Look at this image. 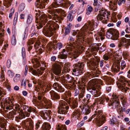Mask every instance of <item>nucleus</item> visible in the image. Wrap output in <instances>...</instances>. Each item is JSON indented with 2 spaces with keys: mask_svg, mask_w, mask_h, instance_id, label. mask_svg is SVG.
<instances>
[{
  "mask_svg": "<svg viewBox=\"0 0 130 130\" xmlns=\"http://www.w3.org/2000/svg\"><path fill=\"white\" fill-rule=\"evenodd\" d=\"M6 103H2V105H4V108L7 109L9 110L13 108L14 109L15 108L18 111L15 110H13L9 112L8 115L9 118H15V120L17 121L18 120L24 118L25 115L27 117H29L30 115V112L32 111H35V109L32 108H28L26 105H20L18 104H16L15 105L13 104L12 101L9 98Z\"/></svg>",
  "mask_w": 130,
  "mask_h": 130,
  "instance_id": "1",
  "label": "nucleus"
},
{
  "mask_svg": "<svg viewBox=\"0 0 130 130\" xmlns=\"http://www.w3.org/2000/svg\"><path fill=\"white\" fill-rule=\"evenodd\" d=\"M98 24V21L96 20H92L91 21H89L88 24L85 25L79 31L78 30H73L71 31L72 35L75 36L77 34V37L79 39V41H80L82 38L84 39V36L89 30L92 31L94 28H96Z\"/></svg>",
  "mask_w": 130,
  "mask_h": 130,
  "instance_id": "2",
  "label": "nucleus"
},
{
  "mask_svg": "<svg viewBox=\"0 0 130 130\" xmlns=\"http://www.w3.org/2000/svg\"><path fill=\"white\" fill-rule=\"evenodd\" d=\"M100 85H102V82L101 79H92L88 83L87 89L92 95L96 97L99 96L101 93Z\"/></svg>",
  "mask_w": 130,
  "mask_h": 130,
  "instance_id": "3",
  "label": "nucleus"
},
{
  "mask_svg": "<svg viewBox=\"0 0 130 130\" xmlns=\"http://www.w3.org/2000/svg\"><path fill=\"white\" fill-rule=\"evenodd\" d=\"M36 13V22L37 28L38 29L41 28L43 26L42 24L45 25V23H46L47 21V17L43 13H41L40 11L39 10H35Z\"/></svg>",
  "mask_w": 130,
  "mask_h": 130,
  "instance_id": "4",
  "label": "nucleus"
},
{
  "mask_svg": "<svg viewBox=\"0 0 130 130\" xmlns=\"http://www.w3.org/2000/svg\"><path fill=\"white\" fill-rule=\"evenodd\" d=\"M94 119V121L96 123L98 126L100 127L105 122V116L102 115L101 111H96L95 114L92 116V118H90L87 120L88 122Z\"/></svg>",
  "mask_w": 130,
  "mask_h": 130,
  "instance_id": "5",
  "label": "nucleus"
},
{
  "mask_svg": "<svg viewBox=\"0 0 130 130\" xmlns=\"http://www.w3.org/2000/svg\"><path fill=\"white\" fill-rule=\"evenodd\" d=\"M77 45H78V46L76 47V49L74 47V46H73V45L71 43H68L66 47L67 51L69 52L72 51V52L69 53V54L73 56V57L75 58L77 57L80 54L78 52V50H80V49L81 48L83 51L84 49V47L81 45L80 43L79 44V45L78 44Z\"/></svg>",
  "mask_w": 130,
  "mask_h": 130,
  "instance_id": "6",
  "label": "nucleus"
},
{
  "mask_svg": "<svg viewBox=\"0 0 130 130\" xmlns=\"http://www.w3.org/2000/svg\"><path fill=\"white\" fill-rule=\"evenodd\" d=\"M121 95H120L118 97L115 94L113 93L112 95V98H111L110 101H109V99L108 98H106L105 99L106 101L108 103L109 106H112L113 108H116L117 110L120 106L119 101V98H120V96Z\"/></svg>",
  "mask_w": 130,
  "mask_h": 130,
  "instance_id": "7",
  "label": "nucleus"
},
{
  "mask_svg": "<svg viewBox=\"0 0 130 130\" xmlns=\"http://www.w3.org/2000/svg\"><path fill=\"white\" fill-rule=\"evenodd\" d=\"M125 82L128 83L130 87V81H127L125 77L122 76H120L119 81L117 83V86L122 91L126 93L127 91H129L130 88L125 86Z\"/></svg>",
  "mask_w": 130,
  "mask_h": 130,
  "instance_id": "8",
  "label": "nucleus"
},
{
  "mask_svg": "<svg viewBox=\"0 0 130 130\" xmlns=\"http://www.w3.org/2000/svg\"><path fill=\"white\" fill-rule=\"evenodd\" d=\"M53 22L52 21H49L47 23L45 26L43 32L45 36L50 37L53 35V31L55 30L56 28L54 27L53 24Z\"/></svg>",
  "mask_w": 130,
  "mask_h": 130,
  "instance_id": "9",
  "label": "nucleus"
},
{
  "mask_svg": "<svg viewBox=\"0 0 130 130\" xmlns=\"http://www.w3.org/2000/svg\"><path fill=\"white\" fill-rule=\"evenodd\" d=\"M64 0H54V2L48 7V9L49 10H48V12L52 14L53 17V19H54V17H57V15L56 14H55L54 12L52 11L53 8H56L60 6H61L62 4L64 3Z\"/></svg>",
  "mask_w": 130,
  "mask_h": 130,
  "instance_id": "10",
  "label": "nucleus"
},
{
  "mask_svg": "<svg viewBox=\"0 0 130 130\" xmlns=\"http://www.w3.org/2000/svg\"><path fill=\"white\" fill-rule=\"evenodd\" d=\"M74 69L73 70L74 74L76 76H77L84 72V64L82 63H78L74 65Z\"/></svg>",
  "mask_w": 130,
  "mask_h": 130,
  "instance_id": "11",
  "label": "nucleus"
},
{
  "mask_svg": "<svg viewBox=\"0 0 130 130\" xmlns=\"http://www.w3.org/2000/svg\"><path fill=\"white\" fill-rule=\"evenodd\" d=\"M118 31L115 29H109L106 32V37L108 39L111 38L113 40H116L119 37Z\"/></svg>",
  "mask_w": 130,
  "mask_h": 130,
  "instance_id": "12",
  "label": "nucleus"
},
{
  "mask_svg": "<svg viewBox=\"0 0 130 130\" xmlns=\"http://www.w3.org/2000/svg\"><path fill=\"white\" fill-rule=\"evenodd\" d=\"M67 103L63 100L60 101L59 103V107L58 112L61 114H65L67 112V110L69 109V107L66 106Z\"/></svg>",
  "mask_w": 130,
  "mask_h": 130,
  "instance_id": "13",
  "label": "nucleus"
},
{
  "mask_svg": "<svg viewBox=\"0 0 130 130\" xmlns=\"http://www.w3.org/2000/svg\"><path fill=\"white\" fill-rule=\"evenodd\" d=\"M108 13L106 11L102 9L100 10L97 16V20L106 21L108 19Z\"/></svg>",
  "mask_w": 130,
  "mask_h": 130,
  "instance_id": "14",
  "label": "nucleus"
},
{
  "mask_svg": "<svg viewBox=\"0 0 130 130\" xmlns=\"http://www.w3.org/2000/svg\"><path fill=\"white\" fill-rule=\"evenodd\" d=\"M130 45V39H126L124 37H123L120 40L118 46L120 48L123 46L126 48H127Z\"/></svg>",
  "mask_w": 130,
  "mask_h": 130,
  "instance_id": "15",
  "label": "nucleus"
},
{
  "mask_svg": "<svg viewBox=\"0 0 130 130\" xmlns=\"http://www.w3.org/2000/svg\"><path fill=\"white\" fill-rule=\"evenodd\" d=\"M30 44H33L35 43L34 47L36 49L38 50L39 52L41 53L43 51L44 49L43 48H41L40 46V42L37 39L35 38L32 39L30 41Z\"/></svg>",
  "mask_w": 130,
  "mask_h": 130,
  "instance_id": "16",
  "label": "nucleus"
},
{
  "mask_svg": "<svg viewBox=\"0 0 130 130\" xmlns=\"http://www.w3.org/2000/svg\"><path fill=\"white\" fill-rule=\"evenodd\" d=\"M46 47L48 50H50L52 47L55 50L58 49L59 50L62 47V45L61 43H58L55 45L51 42L50 43L47 44Z\"/></svg>",
  "mask_w": 130,
  "mask_h": 130,
  "instance_id": "17",
  "label": "nucleus"
},
{
  "mask_svg": "<svg viewBox=\"0 0 130 130\" xmlns=\"http://www.w3.org/2000/svg\"><path fill=\"white\" fill-rule=\"evenodd\" d=\"M62 66V63H59L55 65L53 70L54 73L56 75L60 74L61 71V68Z\"/></svg>",
  "mask_w": 130,
  "mask_h": 130,
  "instance_id": "18",
  "label": "nucleus"
},
{
  "mask_svg": "<svg viewBox=\"0 0 130 130\" xmlns=\"http://www.w3.org/2000/svg\"><path fill=\"white\" fill-rule=\"evenodd\" d=\"M38 99L39 101L37 104L38 105H40V106H44L49 105L47 100L43 96L41 97L40 96H39Z\"/></svg>",
  "mask_w": 130,
  "mask_h": 130,
  "instance_id": "19",
  "label": "nucleus"
},
{
  "mask_svg": "<svg viewBox=\"0 0 130 130\" xmlns=\"http://www.w3.org/2000/svg\"><path fill=\"white\" fill-rule=\"evenodd\" d=\"M120 100L122 104L123 105V107H122L120 106H119V107L117 110H118V111H119L120 112L121 111L125 112L126 109V107H125V106L126 105V98L125 96H124L121 95V96H120Z\"/></svg>",
  "mask_w": 130,
  "mask_h": 130,
  "instance_id": "20",
  "label": "nucleus"
},
{
  "mask_svg": "<svg viewBox=\"0 0 130 130\" xmlns=\"http://www.w3.org/2000/svg\"><path fill=\"white\" fill-rule=\"evenodd\" d=\"M48 0H37L35 3L36 6L37 8L43 9L45 7V4L47 3Z\"/></svg>",
  "mask_w": 130,
  "mask_h": 130,
  "instance_id": "21",
  "label": "nucleus"
},
{
  "mask_svg": "<svg viewBox=\"0 0 130 130\" xmlns=\"http://www.w3.org/2000/svg\"><path fill=\"white\" fill-rule=\"evenodd\" d=\"M95 39L98 42L102 41L104 38V33L103 32H100L97 33Z\"/></svg>",
  "mask_w": 130,
  "mask_h": 130,
  "instance_id": "22",
  "label": "nucleus"
},
{
  "mask_svg": "<svg viewBox=\"0 0 130 130\" xmlns=\"http://www.w3.org/2000/svg\"><path fill=\"white\" fill-rule=\"evenodd\" d=\"M82 112L86 114H89L90 112V108L88 105H84L82 108H81Z\"/></svg>",
  "mask_w": 130,
  "mask_h": 130,
  "instance_id": "23",
  "label": "nucleus"
},
{
  "mask_svg": "<svg viewBox=\"0 0 130 130\" xmlns=\"http://www.w3.org/2000/svg\"><path fill=\"white\" fill-rule=\"evenodd\" d=\"M68 52L66 51L65 49H63L62 51L58 55V58L61 59H65L67 57Z\"/></svg>",
  "mask_w": 130,
  "mask_h": 130,
  "instance_id": "24",
  "label": "nucleus"
},
{
  "mask_svg": "<svg viewBox=\"0 0 130 130\" xmlns=\"http://www.w3.org/2000/svg\"><path fill=\"white\" fill-rule=\"evenodd\" d=\"M53 87L56 90H57L58 92H63L64 91V89L62 87L60 86H59L56 83L54 84Z\"/></svg>",
  "mask_w": 130,
  "mask_h": 130,
  "instance_id": "25",
  "label": "nucleus"
},
{
  "mask_svg": "<svg viewBox=\"0 0 130 130\" xmlns=\"http://www.w3.org/2000/svg\"><path fill=\"white\" fill-rule=\"evenodd\" d=\"M45 69V68H41L40 69L37 70V71L35 70H32V74L35 75H38L39 74L42 75L43 72L44 70Z\"/></svg>",
  "mask_w": 130,
  "mask_h": 130,
  "instance_id": "26",
  "label": "nucleus"
},
{
  "mask_svg": "<svg viewBox=\"0 0 130 130\" xmlns=\"http://www.w3.org/2000/svg\"><path fill=\"white\" fill-rule=\"evenodd\" d=\"M51 98L53 100L58 99L60 98L59 96L54 91L52 90L50 92Z\"/></svg>",
  "mask_w": 130,
  "mask_h": 130,
  "instance_id": "27",
  "label": "nucleus"
},
{
  "mask_svg": "<svg viewBox=\"0 0 130 130\" xmlns=\"http://www.w3.org/2000/svg\"><path fill=\"white\" fill-rule=\"evenodd\" d=\"M51 128L50 125L46 122L44 123L42 127V130H50Z\"/></svg>",
  "mask_w": 130,
  "mask_h": 130,
  "instance_id": "28",
  "label": "nucleus"
},
{
  "mask_svg": "<svg viewBox=\"0 0 130 130\" xmlns=\"http://www.w3.org/2000/svg\"><path fill=\"white\" fill-rule=\"evenodd\" d=\"M31 120V119H30L28 118L22 123L23 125L25 126L27 130L29 128V127L28 125H29L30 121Z\"/></svg>",
  "mask_w": 130,
  "mask_h": 130,
  "instance_id": "29",
  "label": "nucleus"
},
{
  "mask_svg": "<svg viewBox=\"0 0 130 130\" xmlns=\"http://www.w3.org/2000/svg\"><path fill=\"white\" fill-rule=\"evenodd\" d=\"M32 62L33 63H34L33 65L34 68L39 67L40 66V61L37 58H35L34 60H33L32 61Z\"/></svg>",
  "mask_w": 130,
  "mask_h": 130,
  "instance_id": "30",
  "label": "nucleus"
},
{
  "mask_svg": "<svg viewBox=\"0 0 130 130\" xmlns=\"http://www.w3.org/2000/svg\"><path fill=\"white\" fill-rule=\"evenodd\" d=\"M70 105L73 109L75 108L77 106V101L75 100H71L70 102H69Z\"/></svg>",
  "mask_w": 130,
  "mask_h": 130,
  "instance_id": "31",
  "label": "nucleus"
},
{
  "mask_svg": "<svg viewBox=\"0 0 130 130\" xmlns=\"http://www.w3.org/2000/svg\"><path fill=\"white\" fill-rule=\"evenodd\" d=\"M70 70V66L69 64H65L64 67V69L63 70V72L64 73L66 72H68Z\"/></svg>",
  "mask_w": 130,
  "mask_h": 130,
  "instance_id": "32",
  "label": "nucleus"
},
{
  "mask_svg": "<svg viewBox=\"0 0 130 130\" xmlns=\"http://www.w3.org/2000/svg\"><path fill=\"white\" fill-rule=\"evenodd\" d=\"M80 113L78 110H75L73 112V115L74 116L73 117L75 118L76 119H78L79 117Z\"/></svg>",
  "mask_w": 130,
  "mask_h": 130,
  "instance_id": "33",
  "label": "nucleus"
},
{
  "mask_svg": "<svg viewBox=\"0 0 130 130\" xmlns=\"http://www.w3.org/2000/svg\"><path fill=\"white\" fill-rule=\"evenodd\" d=\"M104 102V98L101 97L96 99L95 101V103H97V104H103Z\"/></svg>",
  "mask_w": 130,
  "mask_h": 130,
  "instance_id": "34",
  "label": "nucleus"
},
{
  "mask_svg": "<svg viewBox=\"0 0 130 130\" xmlns=\"http://www.w3.org/2000/svg\"><path fill=\"white\" fill-rule=\"evenodd\" d=\"M71 24H69L67 27L65 28V34L66 35L69 34L70 32Z\"/></svg>",
  "mask_w": 130,
  "mask_h": 130,
  "instance_id": "35",
  "label": "nucleus"
},
{
  "mask_svg": "<svg viewBox=\"0 0 130 130\" xmlns=\"http://www.w3.org/2000/svg\"><path fill=\"white\" fill-rule=\"evenodd\" d=\"M86 10V14L87 15H89L93 10V8L91 6H87Z\"/></svg>",
  "mask_w": 130,
  "mask_h": 130,
  "instance_id": "36",
  "label": "nucleus"
},
{
  "mask_svg": "<svg viewBox=\"0 0 130 130\" xmlns=\"http://www.w3.org/2000/svg\"><path fill=\"white\" fill-rule=\"evenodd\" d=\"M20 75L19 74H16L13 78V81L14 82H17L20 80Z\"/></svg>",
  "mask_w": 130,
  "mask_h": 130,
  "instance_id": "37",
  "label": "nucleus"
},
{
  "mask_svg": "<svg viewBox=\"0 0 130 130\" xmlns=\"http://www.w3.org/2000/svg\"><path fill=\"white\" fill-rule=\"evenodd\" d=\"M93 5L94 6L98 8L102 6L101 3H99L98 2V0H94Z\"/></svg>",
  "mask_w": 130,
  "mask_h": 130,
  "instance_id": "38",
  "label": "nucleus"
},
{
  "mask_svg": "<svg viewBox=\"0 0 130 130\" xmlns=\"http://www.w3.org/2000/svg\"><path fill=\"white\" fill-rule=\"evenodd\" d=\"M32 20V17L31 15L29 14L28 15L27 19V24L30 23Z\"/></svg>",
  "mask_w": 130,
  "mask_h": 130,
  "instance_id": "39",
  "label": "nucleus"
},
{
  "mask_svg": "<svg viewBox=\"0 0 130 130\" xmlns=\"http://www.w3.org/2000/svg\"><path fill=\"white\" fill-rule=\"evenodd\" d=\"M6 94V93L5 90L0 87V96L3 97Z\"/></svg>",
  "mask_w": 130,
  "mask_h": 130,
  "instance_id": "40",
  "label": "nucleus"
},
{
  "mask_svg": "<svg viewBox=\"0 0 130 130\" xmlns=\"http://www.w3.org/2000/svg\"><path fill=\"white\" fill-rule=\"evenodd\" d=\"M7 74L8 76L11 78H12L14 75V73L13 72L10 70L8 71Z\"/></svg>",
  "mask_w": 130,
  "mask_h": 130,
  "instance_id": "41",
  "label": "nucleus"
},
{
  "mask_svg": "<svg viewBox=\"0 0 130 130\" xmlns=\"http://www.w3.org/2000/svg\"><path fill=\"white\" fill-rule=\"evenodd\" d=\"M11 43L12 45H15L16 43V40L15 37L13 35L12 38L11 40Z\"/></svg>",
  "mask_w": 130,
  "mask_h": 130,
  "instance_id": "42",
  "label": "nucleus"
},
{
  "mask_svg": "<svg viewBox=\"0 0 130 130\" xmlns=\"http://www.w3.org/2000/svg\"><path fill=\"white\" fill-rule=\"evenodd\" d=\"M25 7V5L24 3H22L19 6V10L20 11H22L24 10Z\"/></svg>",
  "mask_w": 130,
  "mask_h": 130,
  "instance_id": "43",
  "label": "nucleus"
},
{
  "mask_svg": "<svg viewBox=\"0 0 130 130\" xmlns=\"http://www.w3.org/2000/svg\"><path fill=\"white\" fill-rule=\"evenodd\" d=\"M121 70H123L126 67V64L124 61L122 60L121 61Z\"/></svg>",
  "mask_w": 130,
  "mask_h": 130,
  "instance_id": "44",
  "label": "nucleus"
},
{
  "mask_svg": "<svg viewBox=\"0 0 130 130\" xmlns=\"http://www.w3.org/2000/svg\"><path fill=\"white\" fill-rule=\"evenodd\" d=\"M85 122V121L84 120L81 121L77 124V127H81L84 125Z\"/></svg>",
  "mask_w": 130,
  "mask_h": 130,
  "instance_id": "45",
  "label": "nucleus"
},
{
  "mask_svg": "<svg viewBox=\"0 0 130 130\" xmlns=\"http://www.w3.org/2000/svg\"><path fill=\"white\" fill-rule=\"evenodd\" d=\"M72 13L71 12L69 13L68 16V19L69 20L72 21V20L73 16H72Z\"/></svg>",
  "mask_w": 130,
  "mask_h": 130,
  "instance_id": "46",
  "label": "nucleus"
},
{
  "mask_svg": "<svg viewBox=\"0 0 130 130\" xmlns=\"http://www.w3.org/2000/svg\"><path fill=\"white\" fill-rule=\"evenodd\" d=\"M109 5L110 6V8L111 9H113V8H115V3H113L112 1H110L109 2Z\"/></svg>",
  "mask_w": 130,
  "mask_h": 130,
  "instance_id": "47",
  "label": "nucleus"
},
{
  "mask_svg": "<svg viewBox=\"0 0 130 130\" xmlns=\"http://www.w3.org/2000/svg\"><path fill=\"white\" fill-rule=\"evenodd\" d=\"M116 120L114 117H113L112 119H110V124L111 125H113V124L116 122Z\"/></svg>",
  "mask_w": 130,
  "mask_h": 130,
  "instance_id": "48",
  "label": "nucleus"
},
{
  "mask_svg": "<svg viewBox=\"0 0 130 130\" xmlns=\"http://www.w3.org/2000/svg\"><path fill=\"white\" fill-rule=\"evenodd\" d=\"M22 56L23 58L24 59L25 56L26 52L25 49L23 47L22 49Z\"/></svg>",
  "mask_w": 130,
  "mask_h": 130,
  "instance_id": "49",
  "label": "nucleus"
},
{
  "mask_svg": "<svg viewBox=\"0 0 130 130\" xmlns=\"http://www.w3.org/2000/svg\"><path fill=\"white\" fill-rule=\"evenodd\" d=\"M85 76L86 77L85 78V77H83V79H84V80H86L88 78H90L91 76V75L90 73H86L85 75Z\"/></svg>",
  "mask_w": 130,
  "mask_h": 130,
  "instance_id": "50",
  "label": "nucleus"
},
{
  "mask_svg": "<svg viewBox=\"0 0 130 130\" xmlns=\"http://www.w3.org/2000/svg\"><path fill=\"white\" fill-rule=\"evenodd\" d=\"M89 64L90 66H94V67L96 68L98 66V63H95L94 62H91Z\"/></svg>",
  "mask_w": 130,
  "mask_h": 130,
  "instance_id": "51",
  "label": "nucleus"
},
{
  "mask_svg": "<svg viewBox=\"0 0 130 130\" xmlns=\"http://www.w3.org/2000/svg\"><path fill=\"white\" fill-rule=\"evenodd\" d=\"M14 12V9L13 8H12L11 9V13L9 14V17L11 18L12 17Z\"/></svg>",
  "mask_w": 130,
  "mask_h": 130,
  "instance_id": "52",
  "label": "nucleus"
},
{
  "mask_svg": "<svg viewBox=\"0 0 130 130\" xmlns=\"http://www.w3.org/2000/svg\"><path fill=\"white\" fill-rule=\"evenodd\" d=\"M125 0H120L118 2V4L120 6L122 4H124L125 3Z\"/></svg>",
  "mask_w": 130,
  "mask_h": 130,
  "instance_id": "53",
  "label": "nucleus"
},
{
  "mask_svg": "<svg viewBox=\"0 0 130 130\" xmlns=\"http://www.w3.org/2000/svg\"><path fill=\"white\" fill-rule=\"evenodd\" d=\"M91 95L89 94H87L86 95V100L87 102L86 103L88 104V102H89V100L90 99Z\"/></svg>",
  "mask_w": 130,
  "mask_h": 130,
  "instance_id": "54",
  "label": "nucleus"
},
{
  "mask_svg": "<svg viewBox=\"0 0 130 130\" xmlns=\"http://www.w3.org/2000/svg\"><path fill=\"white\" fill-rule=\"evenodd\" d=\"M3 35L2 33H0V45L2 44L3 40L2 39H3Z\"/></svg>",
  "mask_w": 130,
  "mask_h": 130,
  "instance_id": "55",
  "label": "nucleus"
},
{
  "mask_svg": "<svg viewBox=\"0 0 130 130\" xmlns=\"http://www.w3.org/2000/svg\"><path fill=\"white\" fill-rule=\"evenodd\" d=\"M103 58L104 60H107L109 59V57L107 54H105L103 55Z\"/></svg>",
  "mask_w": 130,
  "mask_h": 130,
  "instance_id": "56",
  "label": "nucleus"
},
{
  "mask_svg": "<svg viewBox=\"0 0 130 130\" xmlns=\"http://www.w3.org/2000/svg\"><path fill=\"white\" fill-rule=\"evenodd\" d=\"M116 67H117V68H116V69L117 70V69L118 71H119L120 68V63L119 62H118L117 63Z\"/></svg>",
  "mask_w": 130,
  "mask_h": 130,
  "instance_id": "57",
  "label": "nucleus"
},
{
  "mask_svg": "<svg viewBox=\"0 0 130 130\" xmlns=\"http://www.w3.org/2000/svg\"><path fill=\"white\" fill-rule=\"evenodd\" d=\"M116 67H117V68H116V69L117 70V69L118 71H119L120 68V63L119 62H118L117 63Z\"/></svg>",
  "mask_w": 130,
  "mask_h": 130,
  "instance_id": "58",
  "label": "nucleus"
},
{
  "mask_svg": "<svg viewBox=\"0 0 130 130\" xmlns=\"http://www.w3.org/2000/svg\"><path fill=\"white\" fill-rule=\"evenodd\" d=\"M116 67H117V68H116V69L117 70V69L118 71H119L120 68V63L119 62H118L117 63Z\"/></svg>",
  "mask_w": 130,
  "mask_h": 130,
  "instance_id": "59",
  "label": "nucleus"
},
{
  "mask_svg": "<svg viewBox=\"0 0 130 130\" xmlns=\"http://www.w3.org/2000/svg\"><path fill=\"white\" fill-rule=\"evenodd\" d=\"M11 64V62L10 60H7V67H8V68L10 67V66Z\"/></svg>",
  "mask_w": 130,
  "mask_h": 130,
  "instance_id": "60",
  "label": "nucleus"
},
{
  "mask_svg": "<svg viewBox=\"0 0 130 130\" xmlns=\"http://www.w3.org/2000/svg\"><path fill=\"white\" fill-rule=\"evenodd\" d=\"M51 88V85L50 84H48L47 85L46 87V89L47 90H50Z\"/></svg>",
  "mask_w": 130,
  "mask_h": 130,
  "instance_id": "61",
  "label": "nucleus"
},
{
  "mask_svg": "<svg viewBox=\"0 0 130 130\" xmlns=\"http://www.w3.org/2000/svg\"><path fill=\"white\" fill-rule=\"evenodd\" d=\"M58 128H57V130H65L66 129V128H65L63 130L64 128H63L62 127H61L59 125H58Z\"/></svg>",
  "mask_w": 130,
  "mask_h": 130,
  "instance_id": "62",
  "label": "nucleus"
},
{
  "mask_svg": "<svg viewBox=\"0 0 130 130\" xmlns=\"http://www.w3.org/2000/svg\"><path fill=\"white\" fill-rule=\"evenodd\" d=\"M79 93V91L78 90L76 89L75 90L74 94L75 96H77Z\"/></svg>",
  "mask_w": 130,
  "mask_h": 130,
  "instance_id": "63",
  "label": "nucleus"
},
{
  "mask_svg": "<svg viewBox=\"0 0 130 130\" xmlns=\"http://www.w3.org/2000/svg\"><path fill=\"white\" fill-rule=\"evenodd\" d=\"M40 124V122H38L36 124V128L37 129H38V128L40 126L39 125Z\"/></svg>",
  "mask_w": 130,
  "mask_h": 130,
  "instance_id": "64",
  "label": "nucleus"
}]
</instances>
